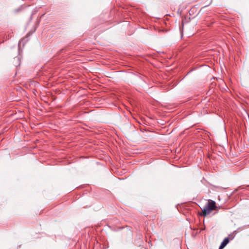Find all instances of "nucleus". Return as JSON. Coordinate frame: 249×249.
<instances>
[{
	"label": "nucleus",
	"instance_id": "obj_1",
	"mask_svg": "<svg viewBox=\"0 0 249 249\" xmlns=\"http://www.w3.org/2000/svg\"><path fill=\"white\" fill-rule=\"evenodd\" d=\"M217 207L214 201L209 200L208 202L202 209L203 215L205 216L210 214L213 210H216Z\"/></svg>",
	"mask_w": 249,
	"mask_h": 249
},
{
	"label": "nucleus",
	"instance_id": "obj_2",
	"mask_svg": "<svg viewBox=\"0 0 249 249\" xmlns=\"http://www.w3.org/2000/svg\"><path fill=\"white\" fill-rule=\"evenodd\" d=\"M229 241L230 240L229 237L225 238L221 243V245L219 247V249H223L229 243Z\"/></svg>",
	"mask_w": 249,
	"mask_h": 249
},
{
	"label": "nucleus",
	"instance_id": "obj_3",
	"mask_svg": "<svg viewBox=\"0 0 249 249\" xmlns=\"http://www.w3.org/2000/svg\"><path fill=\"white\" fill-rule=\"evenodd\" d=\"M14 65L15 66H18L20 65L19 58L18 57H16L14 58L13 60Z\"/></svg>",
	"mask_w": 249,
	"mask_h": 249
},
{
	"label": "nucleus",
	"instance_id": "obj_4",
	"mask_svg": "<svg viewBox=\"0 0 249 249\" xmlns=\"http://www.w3.org/2000/svg\"><path fill=\"white\" fill-rule=\"evenodd\" d=\"M187 17H184L182 19V23L183 25H184V24L187 22Z\"/></svg>",
	"mask_w": 249,
	"mask_h": 249
},
{
	"label": "nucleus",
	"instance_id": "obj_5",
	"mask_svg": "<svg viewBox=\"0 0 249 249\" xmlns=\"http://www.w3.org/2000/svg\"><path fill=\"white\" fill-rule=\"evenodd\" d=\"M25 39V38H23L22 39H21L19 41V43H18V46L20 47L21 46V44L22 43V42Z\"/></svg>",
	"mask_w": 249,
	"mask_h": 249
},
{
	"label": "nucleus",
	"instance_id": "obj_6",
	"mask_svg": "<svg viewBox=\"0 0 249 249\" xmlns=\"http://www.w3.org/2000/svg\"><path fill=\"white\" fill-rule=\"evenodd\" d=\"M94 107H97V106H96V105H95V104H94Z\"/></svg>",
	"mask_w": 249,
	"mask_h": 249
},
{
	"label": "nucleus",
	"instance_id": "obj_7",
	"mask_svg": "<svg viewBox=\"0 0 249 249\" xmlns=\"http://www.w3.org/2000/svg\"><path fill=\"white\" fill-rule=\"evenodd\" d=\"M29 36V33L27 34V37Z\"/></svg>",
	"mask_w": 249,
	"mask_h": 249
},
{
	"label": "nucleus",
	"instance_id": "obj_8",
	"mask_svg": "<svg viewBox=\"0 0 249 249\" xmlns=\"http://www.w3.org/2000/svg\"><path fill=\"white\" fill-rule=\"evenodd\" d=\"M165 16H170V15H169V14H166V15H165Z\"/></svg>",
	"mask_w": 249,
	"mask_h": 249
},
{
	"label": "nucleus",
	"instance_id": "obj_9",
	"mask_svg": "<svg viewBox=\"0 0 249 249\" xmlns=\"http://www.w3.org/2000/svg\"><path fill=\"white\" fill-rule=\"evenodd\" d=\"M233 238V237H232V236H231V239H232Z\"/></svg>",
	"mask_w": 249,
	"mask_h": 249
}]
</instances>
